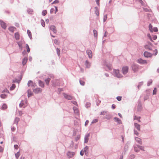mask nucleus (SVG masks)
I'll list each match as a JSON object with an SVG mask.
<instances>
[{
    "label": "nucleus",
    "mask_w": 159,
    "mask_h": 159,
    "mask_svg": "<svg viewBox=\"0 0 159 159\" xmlns=\"http://www.w3.org/2000/svg\"><path fill=\"white\" fill-rule=\"evenodd\" d=\"M54 42L56 44H58L59 43V41L57 39H55L54 41Z\"/></svg>",
    "instance_id": "45"
},
{
    "label": "nucleus",
    "mask_w": 159,
    "mask_h": 159,
    "mask_svg": "<svg viewBox=\"0 0 159 159\" xmlns=\"http://www.w3.org/2000/svg\"><path fill=\"white\" fill-rule=\"evenodd\" d=\"M134 126L139 131L140 130V125L137 123H134Z\"/></svg>",
    "instance_id": "17"
},
{
    "label": "nucleus",
    "mask_w": 159,
    "mask_h": 159,
    "mask_svg": "<svg viewBox=\"0 0 159 159\" xmlns=\"http://www.w3.org/2000/svg\"><path fill=\"white\" fill-rule=\"evenodd\" d=\"M96 0V2L97 4L98 5H99L100 0Z\"/></svg>",
    "instance_id": "54"
},
{
    "label": "nucleus",
    "mask_w": 159,
    "mask_h": 159,
    "mask_svg": "<svg viewBox=\"0 0 159 159\" xmlns=\"http://www.w3.org/2000/svg\"><path fill=\"white\" fill-rule=\"evenodd\" d=\"M132 69L134 72H136L139 70V68L137 65L134 64L132 66Z\"/></svg>",
    "instance_id": "1"
},
{
    "label": "nucleus",
    "mask_w": 159,
    "mask_h": 159,
    "mask_svg": "<svg viewBox=\"0 0 159 159\" xmlns=\"http://www.w3.org/2000/svg\"><path fill=\"white\" fill-rule=\"evenodd\" d=\"M55 13L56 14V12L58 10H57V7H55Z\"/></svg>",
    "instance_id": "60"
},
{
    "label": "nucleus",
    "mask_w": 159,
    "mask_h": 159,
    "mask_svg": "<svg viewBox=\"0 0 159 159\" xmlns=\"http://www.w3.org/2000/svg\"><path fill=\"white\" fill-rule=\"evenodd\" d=\"M26 47L27 49V51L28 52H29L30 51V48L29 47V45L28 44H26Z\"/></svg>",
    "instance_id": "36"
},
{
    "label": "nucleus",
    "mask_w": 159,
    "mask_h": 159,
    "mask_svg": "<svg viewBox=\"0 0 159 159\" xmlns=\"http://www.w3.org/2000/svg\"><path fill=\"white\" fill-rule=\"evenodd\" d=\"M26 62H27V60H23V61L22 62V63H23V65H25L26 63Z\"/></svg>",
    "instance_id": "57"
},
{
    "label": "nucleus",
    "mask_w": 159,
    "mask_h": 159,
    "mask_svg": "<svg viewBox=\"0 0 159 159\" xmlns=\"http://www.w3.org/2000/svg\"><path fill=\"white\" fill-rule=\"evenodd\" d=\"M95 14L97 15V16H98L99 15V13L97 7H95Z\"/></svg>",
    "instance_id": "24"
},
{
    "label": "nucleus",
    "mask_w": 159,
    "mask_h": 159,
    "mask_svg": "<svg viewBox=\"0 0 159 159\" xmlns=\"http://www.w3.org/2000/svg\"><path fill=\"white\" fill-rule=\"evenodd\" d=\"M15 37L16 40H18L20 39V35L18 33L15 34Z\"/></svg>",
    "instance_id": "14"
},
{
    "label": "nucleus",
    "mask_w": 159,
    "mask_h": 159,
    "mask_svg": "<svg viewBox=\"0 0 159 159\" xmlns=\"http://www.w3.org/2000/svg\"><path fill=\"white\" fill-rule=\"evenodd\" d=\"M135 139L136 141L139 144H142V142L140 139L138 137H136L135 138Z\"/></svg>",
    "instance_id": "13"
},
{
    "label": "nucleus",
    "mask_w": 159,
    "mask_h": 159,
    "mask_svg": "<svg viewBox=\"0 0 159 159\" xmlns=\"http://www.w3.org/2000/svg\"><path fill=\"white\" fill-rule=\"evenodd\" d=\"M88 146H86L85 148H84V151L85 153L88 151Z\"/></svg>",
    "instance_id": "41"
},
{
    "label": "nucleus",
    "mask_w": 159,
    "mask_h": 159,
    "mask_svg": "<svg viewBox=\"0 0 159 159\" xmlns=\"http://www.w3.org/2000/svg\"><path fill=\"white\" fill-rule=\"evenodd\" d=\"M14 147L16 149H17L18 148V146L17 145H15Z\"/></svg>",
    "instance_id": "58"
},
{
    "label": "nucleus",
    "mask_w": 159,
    "mask_h": 159,
    "mask_svg": "<svg viewBox=\"0 0 159 159\" xmlns=\"http://www.w3.org/2000/svg\"><path fill=\"white\" fill-rule=\"evenodd\" d=\"M75 154V153L74 152H68L67 153V155L68 158L73 157L74 156Z\"/></svg>",
    "instance_id": "3"
},
{
    "label": "nucleus",
    "mask_w": 159,
    "mask_h": 159,
    "mask_svg": "<svg viewBox=\"0 0 159 159\" xmlns=\"http://www.w3.org/2000/svg\"><path fill=\"white\" fill-rule=\"evenodd\" d=\"M89 134H88L87 135H86V136L85 137V140H84V142L85 143H87L88 142V139H89Z\"/></svg>",
    "instance_id": "16"
},
{
    "label": "nucleus",
    "mask_w": 159,
    "mask_h": 159,
    "mask_svg": "<svg viewBox=\"0 0 159 159\" xmlns=\"http://www.w3.org/2000/svg\"><path fill=\"white\" fill-rule=\"evenodd\" d=\"M134 150L136 152H138L139 151V150L138 149V148H139L138 147L137 148V147H136V146H134Z\"/></svg>",
    "instance_id": "43"
},
{
    "label": "nucleus",
    "mask_w": 159,
    "mask_h": 159,
    "mask_svg": "<svg viewBox=\"0 0 159 159\" xmlns=\"http://www.w3.org/2000/svg\"><path fill=\"white\" fill-rule=\"evenodd\" d=\"M3 151V148L2 147L0 146V152H2Z\"/></svg>",
    "instance_id": "48"
},
{
    "label": "nucleus",
    "mask_w": 159,
    "mask_h": 159,
    "mask_svg": "<svg viewBox=\"0 0 159 159\" xmlns=\"http://www.w3.org/2000/svg\"><path fill=\"white\" fill-rule=\"evenodd\" d=\"M157 92V89L156 88H155L153 90V94L154 95L156 94Z\"/></svg>",
    "instance_id": "40"
},
{
    "label": "nucleus",
    "mask_w": 159,
    "mask_h": 159,
    "mask_svg": "<svg viewBox=\"0 0 159 159\" xmlns=\"http://www.w3.org/2000/svg\"><path fill=\"white\" fill-rule=\"evenodd\" d=\"M39 86L42 88L44 87V84L43 82L41 80H39Z\"/></svg>",
    "instance_id": "15"
},
{
    "label": "nucleus",
    "mask_w": 159,
    "mask_h": 159,
    "mask_svg": "<svg viewBox=\"0 0 159 159\" xmlns=\"http://www.w3.org/2000/svg\"><path fill=\"white\" fill-rule=\"evenodd\" d=\"M85 65L86 66L87 68H89L90 66V64L87 60L85 61Z\"/></svg>",
    "instance_id": "22"
},
{
    "label": "nucleus",
    "mask_w": 159,
    "mask_h": 159,
    "mask_svg": "<svg viewBox=\"0 0 159 159\" xmlns=\"http://www.w3.org/2000/svg\"><path fill=\"white\" fill-rule=\"evenodd\" d=\"M80 154L81 156H83L84 155V151L83 150H81L80 152Z\"/></svg>",
    "instance_id": "53"
},
{
    "label": "nucleus",
    "mask_w": 159,
    "mask_h": 159,
    "mask_svg": "<svg viewBox=\"0 0 159 159\" xmlns=\"http://www.w3.org/2000/svg\"><path fill=\"white\" fill-rule=\"evenodd\" d=\"M1 97L2 98H6L7 96V95H6L5 94H2L1 95Z\"/></svg>",
    "instance_id": "33"
},
{
    "label": "nucleus",
    "mask_w": 159,
    "mask_h": 159,
    "mask_svg": "<svg viewBox=\"0 0 159 159\" xmlns=\"http://www.w3.org/2000/svg\"><path fill=\"white\" fill-rule=\"evenodd\" d=\"M7 108V106L6 104H4L2 107V108L3 110L6 109Z\"/></svg>",
    "instance_id": "26"
},
{
    "label": "nucleus",
    "mask_w": 159,
    "mask_h": 159,
    "mask_svg": "<svg viewBox=\"0 0 159 159\" xmlns=\"http://www.w3.org/2000/svg\"><path fill=\"white\" fill-rule=\"evenodd\" d=\"M107 19V15H105L104 16V17H103V21L104 22Z\"/></svg>",
    "instance_id": "44"
},
{
    "label": "nucleus",
    "mask_w": 159,
    "mask_h": 159,
    "mask_svg": "<svg viewBox=\"0 0 159 159\" xmlns=\"http://www.w3.org/2000/svg\"><path fill=\"white\" fill-rule=\"evenodd\" d=\"M16 87V85L15 84H13L11 86L10 88V90H13Z\"/></svg>",
    "instance_id": "29"
},
{
    "label": "nucleus",
    "mask_w": 159,
    "mask_h": 159,
    "mask_svg": "<svg viewBox=\"0 0 159 159\" xmlns=\"http://www.w3.org/2000/svg\"><path fill=\"white\" fill-rule=\"evenodd\" d=\"M143 54L144 57H151L152 56V54L151 53L147 51L145 52Z\"/></svg>",
    "instance_id": "4"
},
{
    "label": "nucleus",
    "mask_w": 159,
    "mask_h": 159,
    "mask_svg": "<svg viewBox=\"0 0 159 159\" xmlns=\"http://www.w3.org/2000/svg\"><path fill=\"white\" fill-rule=\"evenodd\" d=\"M0 24L2 26V27L5 29L6 28V24L2 21H0Z\"/></svg>",
    "instance_id": "12"
},
{
    "label": "nucleus",
    "mask_w": 159,
    "mask_h": 159,
    "mask_svg": "<svg viewBox=\"0 0 159 159\" xmlns=\"http://www.w3.org/2000/svg\"><path fill=\"white\" fill-rule=\"evenodd\" d=\"M128 68L127 66H125L123 67L122 68V72L123 74H126L127 72L128 71Z\"/></svg>",
    "instance_id": "7"
},
{
    "label": "nucleus",
    "mask_w": 159,
    "mask_h": 159,
    "mask_svg": "<svg viewBox=\"0 0 159 159\" xmlns=\"http://www.w3.org/2000/svg\"><path fill=\"white\" fill-rule=\"evenodd\" d=\"M153 30V32H157L158 31V29L157 27H154L152 29Z\"/></svg>",
    "instance_id": "37"
},
{
    "label": "nucleus",
    "mask_w": 159,
    "mask_h": 159,
    "mask_svg": "<svg viewBox=\"0 0 159 159\" xmlns=\"http://www.w3.org/2000/svg\"><path fill=\"white\" fill-rule=\"evenodd\" d=\"M80 84H81L82 85H84L85 82L84 81L81 80H80Z\"/></svg>",
    "instance_id": "42"
},
{
    "label": "nucleus",
    "mask_w": 159,
    "mask_h": 159,
    "mask_svg": "<svg viewBox=\"0 0 159 159\" xmlns=\"http://www.w3.org/2000/svg\"><path fill=\"white\" fill-rule=\"evenodd\" d=\"M137 147L140 150H143V151L144 150V147H143L142 146H137Z\"/></svg>",
    "instance_id": "39"
},
{
    "label": "nucleus",
    "mask_w": 159,
    "mask_h": 159,
    "mask_svg": "<svg viewBox=\"0 0 159 159\" xmlns=\"http://www.w3.org/2000/svg\"><path fill=\"white\" fill-rule=\"evenodd\" d=\"M115 74L116 76L119 78L121 77L122 76L120 74V73L119 70H115Z\"/></svg>",
    "instance_id": "6"
},
{
    "label": "nucleus",
    "mask_w": 159,
    "mask_h": 159,
    "mask_svg": "<svg viewBox=\"0 0 159 159\" xmlns=\"http://www.w3.org/2000/svg\"><path fill=\"white\" fill-rule=\"evenodd\" d=\"M140 117H138L135 116L134 117V120H137L139 122H140Z\"/></svg>",
    "instance_id": "30"
},
{
    "label": "nucleus",
    "mask_w": 159,
    "mask_h": 159,
    "mask_svg": "<svg viewBox=\"0 0 159 159\" xmlns=\"http://www.w3.org/2000/svg\"><path fill=\"white\" fill-rule=\"evenodd\" d=\"M42 91V89L40 88H37L33 90V92L36 93H38L41 92Z\"/></svg>",
    "instance_id": "10"
},
{
    "label": "nucleus",
    "mask_w": 159,
    "mask_h": 159,
    "mask_svg": "<svg viewBox=\"0 0 159 159\" xmlns=\"http://www.w3.org/2000/svg\"><path fill=\"white\" fill-rule=\"evenodd\" d=\"M114 119L115 121L116 122H117L118 123L121 124V121L119 119L116 117H115L114 118Z\"/></svg>",
    "instance_id": "18"
},
{
    "label": "nucleus",
    "mask_w": 159,
    "mask_h": 159,
    "mask_svg": "<svg viewBox=\"0 0 159 159\" xmlns=\"http://www.w3.org/2000/svg\"><path fill=\"white\" fill-rule=\"evenodd\" d=\"M58 55H59L60 54V50L58 48H57L56 49Z\"/></svg>",
    "instance_id": "47"
},
{
    "label": "nucleus",
    "mask_w": 159,
    "mask_h": 159,
    "mask_svg": "<svg viewBox=\"0 0 159 159\" xmlns=\"http://www.w3.org/2000/svg\"><path fill=\"white\" fill-rule=\"evenodd\" d=\"M148 36L149 37L150 40L152 41H153L151 37V36H150V35L149 34H148Z\"/></svg>",
    "instance_id": "51"
},
{
    "label": "nucleus",
    "mask_w": 159,
    "mask_h": 159,
    "mask_svg": "<svg viewBox=\"0 0 159 159\" xmlns=\"http://www.w3.org/2000/svg\"><path fill=\"white\" fill-rule=\"evenodd\" d=\"M11 130L12 131H14L16 129H15V128L13 127L11 128Z\"/></svg>",
    "instance_id": "62"
},
{
    "label": "nucleus",
    "mask_w": 159,
    "mask_h": 159,
    "mask_svg": "<svg viewBox=\"0 0 159 159\" xmlns=\"http://www.w3.org/2000/svg\"><path fill=\"white\" fill-rule=\"evenodd\" d=\"M135 156L134 155H131L130 156V157L132 159H133L134 158Z\"/></svg>",
    "instance_id": "56"
},
{
    "label": "nucleus",
    "mask_w": 159,
    "mask_h": 159,
    "mask_svg": "<svg viewBox=\"0 0 159 159\" xmlns=\"http://www.w3.org/2000/svg\"><path fill=\"white\" fill-rule=\"evenodd\" d=\"M16 28L13 27H11L9 28V30L11 32H13Z\"/></svg>",
    "instance_id": "19"
},
{
    "label": "nucleus",
    "mask_w": 159,
    "mask_h": 159,
    "mask_svg": "<svg viewBox=\"0 0 159 159\" xmlns=\"http://www.w3.org/2000/svg\"><path fill=\"white\" fill-rule=\"evenodd\" d=\"M58 2H59V1L58 0H55L52 3V4H53L54 3H58Z\"/></svg>",
    "instance_id": "49"
},
{
    "label": "nucleus",
    "mask_w": 159,
    "mask_h": 159,
    "mask_svg": "<svg viewBox=\"0 0 159 159\" xmlns=\"http://www.w3.org/2000/svg\"><path fill=\"white\" fill-rule=\"evenodd\" d=\"M19 120H20V119L19 118H18V117L16 118L15 120L14 121V123L17 124L18 123V121H19Z\"/></svg>",
    "instance_id": "25"
},
{
    "label": "nucleus",
    "mask_w": 159,
    "mask_h": 159,
    "mask_svg": "<svg viewBox=\"0 0 159 159\" xmlns=\"http://www.w3.org/2000/svg\"><path fill=\"white\" fill-rule=\"evenodd\" d=\"M149 28L150 32H152L153 30L152 29H153V28H152V26L151 24H150L149 25Z\"/></svg>",
    "instance_id": "27"
},
{
    "label": "nucleus",
    "mask_w": 159,
    "mask_h": 159,
    "mask_svg": "<svg viewBox=\"0 0 159 159\" xmlns=\"http://www.w3.org/2000/svg\"><path fill=\"white\" fill-rule=\"evenodd\" d=\"M152 43H148V44L146 45L145 46V48L146 49H148L149 50H152Z\"/></svg>",
    "instance_id": "5"
},
{
    "label": "nucleus",
    "mask_w": 159,
    "mask_h": 159,
    "mask_svg": "<svg viewBox=\"0 0 159 159\" xmlns=\"http://www.w3.org/2000/svg\"><path fill=\"white\" fill-rule=\"evenodd\" d=\"M64 97L66 99L68 100H71L72 99V97L70 95H68L65 93L63 94Z\"/></svg>",
    "instance_id": "8"
},
{
    "label": "nucleus",
    "mask_w": 159,
    "mask_h": 159,
    "mask_svg": "<svg viewBox=\"0 0 159 159\" xmlns=\"http://www.w3.org/2000/svg\"><path fill=\"white\" fill-rule=\"evenodd\" d=\"M50 80V79L49 78H48L45 80V82L46 84H47L48 85Z\"/></svg>",
    "instance_id": "23"
},
{
    "label": "nucleus",
    "mask_w": 159,
    "mask_h": 159,
    "mask_svg": "<svg viewBox=\"0 0 159 159\" xmlns=\"http://www.w3.org/2000/svg\"><path fill=\"white\" fill-rule=\"evenodd\" d=\"M73 103L75 105H76V104H77V102L75 101H74L73 102Z\"/></svg>",
    "instance_id": "64"
},
{
    "label": "nucleus",
    "mask_w": 159,
    "mask_h": 159,
    "mask_svg": "<svg viewBox=\"0 0 159 159\" xmlns=\"http://www.w3.org/2000/svg\"><path fill=\"white\" fill-rule=\"evenodd\" d=\"M50 29L53 31L54 33H56L57 32V30L56 27L54 25H51L50 27Z\"/></svg>",
    "instance_id": "11"
},
{
    "label": "nucleus",
    "mask_w": 159,
    "mask_h": 159,
    "mask_svg": "<svg viewBox=\"0 0 159 159\" xmlns=\"http://www.w3.org/2000/svg\"><path fill=\"white\" fill-rule=\"evenodd\" d=\"M139 2L142 5H143V2L142 1V0H139Z\"/></svg>",
    "instance_id": "63"
},
{
    "label": "nucleus",
    "mask_w": 159,
    "mask_h": 159,
    "mask_svg": "<svg viewBox=\"0 0 159 159\" xmlns=\"http://www.w3.org/2000/svg\"><path fill=\"white\" fill-rule=\"evenodd\" d=\"M122 97L121 96H118L117 97L116 99L118 101H120L121 100Z\"/></svg>",
    "instance_id": "46"
},
{
    "label": "nucleus",
    "mask_w": 159,
    "mask_h": 159,
    "mask_svg": "<svg viewBox=\"0 0 159 159\" xmlns=\"http://www.w3.org/2000/svg\"><path fill=\"white\" fill-rule=\"evenodd\" d=\"M138 63L141 64H145L147 63L146 60H138Z\"/></svg>",
    "instance_id": "20"
},
{
    "label": "nucleus",
    "mask_w": 159,
    "mask_h": 159,
    "mask_svg": "<svg viewBox=\"0 0 159 159\" xmlns=\"http://www.w3.org/2000/svg\"><path fill=\"white\" fill-rule=\"evenodd\" d=\"M86 52L89 58H91L92 57V51L90 50H87Z\"/></svg>",
    "instance_id": "9"
},
{
    "label": "nucleus",
    "mask_w": 159,
    "mask_h": 159,
    "mask_svg": "<svg viewBox=\"0 0 159 159\" xmlns=\"http://www.w3.org/2000/svg\"><path fill=\"white\" fill-rule=\"evenodd\" d=\"M20 156L19 151L15 154V156L16 158H18Z\"/></svg>",
    "instance_id": "35"
},
{
    "label": "nucleus",
    "mask_w": 159,
    "mask_h": 159,
    "mask_svg": "<svg viewBox=\"0 0 159 159\" xmlns=\"http://www.w3.org/2000/svg\"><path fill=\"white\" fill-rule=\"evenodd\" d=\"M94 35L95 37H97L98 35L97 32V31L95 30H94L93 31Z\"/></svg>",
    "instance_id": "28"
},
{
    "label": "nucleus",
    "mask_w": 159,
    "mask_h": 159,
    "mask_svg": "<svg viewBox=\"0 0 159 159\" xmlns=\"http://www.w3.org/2000/svg\"><path fill=\"white\" fill-rule=\"evenodd\" d=\"M157 36L156 35H154L152 37V39L153 40H155L157 39Z\"/></svg>",
    "instance_id": "52"
},
{
    "label": "nucleus",
    "mask_w": 159,
    "mask_h": 159,
    "mask_svg": "<svg viewBox=\"0 0 159 159\" xmlns=\"http://www.w3.org/2000/svg\"><path fill=\"white\" fill-rule=\"evenodd\" d=\"M154 52L155 53H154L155 55H156L157 53V49H156L154 51Z\"/></svg>",
    "instance_id": "50"
},
{
    "label": "nucleus",
    "mask_w": 159,
    "mask_h": 159,
    "mask_svg": "<svg viewBox=\"0 0 159 159\" xmlns=\"http://www.w3.org/2000/svg\"><path fill=\"white\" fill-rule=\"evenodd\" d=\"M28 97H30L32 95V92L30 90H28Z\"/></svg>",
    "instance_id": "34"
},
{
    "label": "nucleus",
    "mask_w": 159,
    "mask_h": 159,
    "mask_svg": "<svg viewBox=\"0 0 159 159\" xmlns=\"http://www.w3.org/2000/svg\"><path fill=\"white\" fill-rule=\"evenodd\" d=\"M27 33H28V35L29 37H30V39H31L32 35H31V32L29 30H28Z\"/></svg>",
    "instance_id": "32"
},
{
    "label": "nucleus",
    "mask_w": 159,
    "mask_h": 159,
    "mask_svg": "<svg viewBox=\"0 0 159 159\" xmlns=\"http://www.w3.org/2000/svg\"><path fill=\"white\" fill-rule=\"evenodd\" d=\"M134 134L137 135H138L139 134L138 132L137 131L135 130L134 131Z\"/></svg>",
    "instance_id": "55"
},
{
    "label": "nucleus",
    "mask_w": 159,
    "mask_h": 159,
    "mask_svg": "<svg viewBox=\"0 0 159 159\" xmlns=\"http://www.w3.org/2000/svg\"><path fill=\"white\" fill-rule=\"evenodd\" d=\"M98 121V120L97 119H95L93 120L92 123H96Z\"/></svg>",
    "instance_id": "59"
},
{
    "label": "nucleus",
    "mask_w": 159,
    "mask_h": 159,
    "mask_svg": "<svg viewBox=\"0 0 159 159\" xmlns=\"http://www.w3.org/2000/svg\"><path fill=\"white\" fill-rule=\"evenodd\" d=\"M28 85L29 87L30 86H34L33 82L31 80H29L28 83Z\"/></svg>",
    "instance_id": "21"
},
{
    "label": "nucleus",
    "mask_w": 159,
    "mask_h": 159,
    "mask_svg": "<svg viewBox=\"0 0 159 159\" xmlns=\"http://www.w3.org/2000/svg\"><path fill=\"white\" fill-rule=\"evenodd\" d=\"M40 22H41V25H42V26L43 27L45 26V22H44V20H41Z\"/></svg>",
    "instance_id": "31"
},
{
    "label": "nucleus",
    "mask_w": 159,
    "mask_h": 159,
    "mask_svg": "<svg viewBox=\"0 0 159 159\" xmlns=\"http://www.w3.org/2000/svg\"><path fill=\"white\" fill-rule=\"evenodd\" d=\"M54 10V8H53L51 9L50 10V12L51 13H52L53 12Z\"/></svg>",
    "instance_id": "61"
},
{
    "label": "nucleus",
    "mask_w": 159,
    "mask_h": 159,
    "mask_svg": "<svg viewBox=\"0 0 159 159\" xmlns=\"http://www.w3.org/2000/svg\"><path fill=\"white\" fill-rule=\"evenodd\" d=\"M47 12L46 10H43L42 12V14L43 16H45L47 14Z\"/></svg>",
    "instance_id": "38"
},
{
    "label": "nucleus",
    "mask_w": 159,
    "mask_h": 159,
    "mask_svg": "<svg viewBox=\"0 0 159 159\" xmlns=\"http://www.w3.org/2000/svg\"><path fill=\"white\" fill-rule=\"evenodd\" d=\"M27 101L26 100L21 101L20 104V107H25L27 106Z\"/></svg>",
    "instance_id": "2"
}]
</instances>
